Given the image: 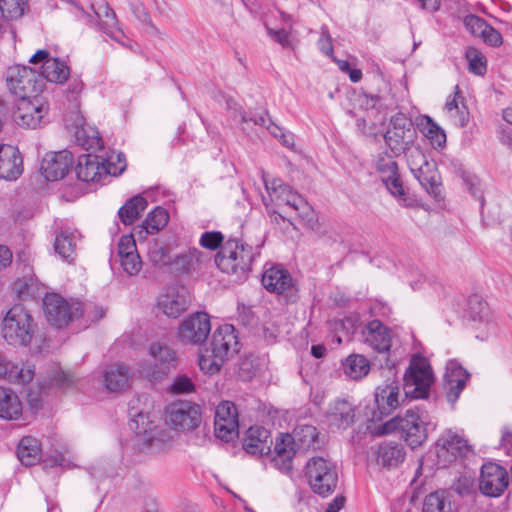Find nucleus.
I'll use <instances>...</instances> for the list:
<instances>
[{
  "instance_id": "53",
  "label": "nucleus",
  "mask_w": 512,
  "mask_h": 512,
  "mask_svg": "<svg viewBox=\"0 0 512 512\" xmlns=\"http://www.w3.org/2000/svg\"><path fill=\"white\" fill-rule=\"evenodd\" d=\"M423 512H446L444 492H434L427 495L423 503Z\"/></svg>"
},
{
  "instance_id": "42",
  "label": "nucleus",
  "mask_w": 512,
  "mask_h": 512,
  "mask_svg": "<svg viewBox=\"0 0 512 512\" xmlns=\"http://www.w3.org/2000/svg\"><path fill=\"white\" fill-rule=\"evenodd\" d=\"M76 244L77 236L75 232L61 231L55 237L54 250L60 258L71 263L76 256Z\"/></svg>"
},
{
  "instance_id": "11",
  "label": "nucleus",
  "mask_w": 512,
  "mask_h": 512,
  "mask_svg": "<svg viewBox=\"0 0 512 512\" xmlns=\"http://www.w3.org/2000/svg\"><path fill=\"white\" fill-rule=\"evenodd\" d=\"M130 428L135 431L137 445L142 450L154 453L163 450L167 441L165 435L156 430L153 422L142 413L135 415L130 423Z\"/></svg>"
},
{
  "instance_id": "22",
  "label": "nucleus",
  "mask_w": 512,
  "mask_h": 512,
  "mask_svg": "<svg viewBox=\"0 0 512 512\" xmlns=\"http://www.w3.org/2000/svg\"><path fill=\"white\" fill-rule=\"evenodd\" d=\"M469 378V373L456 360H451L446 365L444 374V389L449 403L454 404L459 398Z\"/></svg>"
},
{
  "instance_id": "26",
  "label": "nucleus",
  "mask_w": 512,
  "mask_h": 512,
  "mask_svg": "<svg viewBox=\"0 0 512 512\" xmlns=\"http://www.w3.org/2000/svg\"><path fill=\"white\" fill-rule=\"evenodd\" d=\"M210 349L224 359L230 354L236 353L238 351V338L234 326L231 324L219 326L213 333Z\"/></svg>"
},
{
  "instance_id": "38",
  "label": "nucleus",
  "mask_w": 512,
  "mask_h": 512,
  "mask_svg": "<svg viewBox=\"0 0 512 512\" xmlns=\"http://www.w3.org/2000/svg\"><path fill=\"white\" fill-rule=\"evenodd\" d=\"M74 136L77 144L85 150L97 151L103 147V141L96 128L80 123L75 126Z\"/></svg>"
},
{
  "instance_id": "44",
  "label": "nucleus",
  "mask_w": 512,
  "mask_h": 512,
  "mask_svg": "<svg viewBox=\"0 0 512 512\" xmlns=\"http://www.w3.org/2000/svg\"><path fill=\"white\" fill-rule=\"evenodd\" d=\"M69 75V67L59 58H51L42 66V76L49 82L62 84L68 79Z\"/></svg>"
},
{
  "instance_id": "60",
  "label": "nucleus",
  "mask_w": 512,
  "mask_h": 512,
  "mask_svg": "<svg viewBox=\"0 0 512 512\" xmlns=\"http://www.w3.org/2000/svg\"><path fill=\"white\" fill-rule=\"evenodd\" d=\"M223 238V235L217 231L204 232L199 239V244L203 248L215 250L221 245Z\"/></svg>"
},
{
  "instance_id": "20",
  "label": "nucleus",
  "mask_w": 512,
  "mask_h": 512,
  "mask_svg": "<svg viewBox=\"0 0 512 512\" xmlns=\"http://www.w3.org/2000/svg\"><path fill=\"white\" fill-rule=\"evenodd\" d=\"M72 164V153L67 150L48 153L41 164L42 175L48 181H57L67 174Z\"/></svg>"
},
{
  "instance_id": "10",
  "label": "nucleus",
  "mask_w": 512,
  "mask_h": 512,
  "mask_svg": "<svg viewBox=\"0 0 512 512\" xmlns=\"http://www.w3.org/2000/svg\"><path fill=\"white\" fill-rule=\"evenodd\" d=\"M48 111V102L42 95L18 99L14 119L19 126L35 129L41 125Z\"/></svg>"
},
{
  "instance_id": "17",
  "label": "nucleus",
  "mask_w": 512,
  "mask_h": 512,
  "mask_svg": "<svg viewBox=\"0 0 512 512\" xmlns=\"http://www.w3.org/2000/svg\"><path fill=\"white\" fill-rule=\"evenodd\" d=\"M508 482V473L501 466L494 463H486L482 466L479 489L484 495L500 496L508 486Z\"/></svg>"
},
{
  "instance_id": "40",
  "label": "nucleus",
  "mask_w": 512,
  "mask_h": 512,
  "mask_svg": "<svg viewBox=\"0 0 512 512\" xmlns=\"http://www.w3.org/2000/svg\"><path fill=\"white\" fill-rule=\"evenodd\" d=\"M421 186L435 198L441 194L440 177L433 161L424 166L420 171L413 174Z\"/></svg>"
},
{
  "instance_id": "32",
  "label": "nucleus",
  "mask_w": 512,
  "mask_h": 512,
  "mask_svg": "<svg viewBox=\"0 0 512 512\" xmlns=\"http://www.w3.org/2000/svg\"><path fill=\"white\" fill-rule=\"evenodd\" d=\"M328 424L337 429H346L354 422V409L346 400H336L326 412Z\"/></svg>"
},
{
  "instance_id": "48",
  "label": "nucleus",
  "mask_w": 512,
  "mask_h": 512,
  "mask_svg": "<svg viewBox=\"0 0 512 512\" xmlns=\"http://www.w3.org/2000/svg\"><path fill=\"white\" fill-rule=\"evenodd\" d=\"M169 220V215L162 207H156L151 211L138 231L139 235L142 234H155L163 229Z\"/></svg>"
},
{
  "instance_id": "47",
  "label": "nucleus",
  "mask_w": 512,
  "mask_h": 512,
  "mask_svg": "<svg viewBox=\"0 0 512 512\" xmlns=\"http://www.w3.org/2000/svg\"><path fill=\"white\" fill-rule=\"evenodd\" d=\"M147 201L140 195L134 196L119 209V217L125 225L133 224L146 209Z\"/></svg>"
},
{
  "instance_id": "63",
  "label": "nucleus",
  "mask_w": 512,
  "mask_h": 512,
  "mask_svg": "<svg viewBox=\"0 0 512 512\" xmlns=\"http://www.w3.org/2000/svg\"><path fill=\"white\" fill-rule=\"evenodd\" d=\"M317 44H318V48L325 55H327V56L333 55L334 49H333L332 39H331L330 33L328 31V28L326 26H322L321 34H320Z\"/></svg>"
},
{
  "instance_id": "61",
  "label": "nucleus",
  "mask_w": 512,
  "mask_h": 512,
  "mask_svg": "<svg viewBox=\"0 0 512 512\" xmlns=\"http://www.w3.org/2000/svg\"><path fill=\"white\" fill-rule=\"evenodd\" d=\"M265 206L273 223L281 225L286 221L285 213L287 206H279L275 202H265Z\"/></svg>"
},
{
  "instance_id": "14",
  "label": "nucleus",
  "mask_w": 512,
  "mask_h": 512,
  "mask_svg": "<svg viewBox=\"0 0 512 512\" xmlns=\"http://www.w3.org/2000/svg\"><path fill=\"white\" fill-rule=\"evenodd\" d=\"M238 428V413L234 403L230 401L220 403L215 411V436L230 442L238 437Z\"/></svg>"
},
{
  "instance_id": "12",
  "label": "nucleus",
  "mask_w": 512,
  "mask_h": 512,
  "mask_svg": "<svg viewBox=\"0 0 512 512\" xmlns=\"http://www.w3.org/2000/svg\"><path fill=\"white\" fill-rule=\"evenodd\" d=\"M167 423L175 430L190 431L201 423L200 406L189 401L170 404L166 410Z\"/></svg>"
},
{
  "instance_id": "49",
  "label": "nucleus",
  "mask_w": 512,
  "mask_h": 512,
  "mask_svg": "<svg viewBox=\"0 0 512 512\" xmlns=\"http://www.w3.org/2000/svg\"><path fill=\"white\" fill-rule=\"evenodd\" d=\"M224 362L225 359L213 353L212 349H206L200 354L198 360L200 370L209 375L218 373Z\"/></svg>"
},
{
  "instance_id": "19",
  "label": "nucleus",
  "mask_w": 512,
  "mask_h": 512,
  "mask_svg": "<svg viewBox=\"0 0 512 512\" xmlns=\"http://www.w3.org/2000/svg\"><path fill=\"white\" fill-rule=\"evenodd\" d=\"M227 109L234 120H239L244 125L242 128L244 131L251 128L252 125L259 126L266 128L275 138H280L283 144L286 143L285 135L282 133L281 128L272 123L265 112L254 116H248L243 111L242 107L232 100L227 101Z\"/></svg>"
},
{
  "instance_id": "50",
  "label": "nucleus",
  "mask_w": 512,
  "mask_h": 512,
  "mask_svg": "<svg viewBox=\"0 0 512 512\" xmlns=\"http://www.w3.org/2000/svg\"><path fill=\"white\" fill-rule=\"evenodd\" d=\"M421 130L431 140L432 145L441 147L445 144L446 135L444 131L430 117H424L421 123Z\"/></svg>"
},
{
  "instance_id": "51",
  "label": "nucleus",
  "mask_w": 512,
  "mask_h": 512,
  "mask_svg": "<svg viewBox=\"0 0 512 512\" xmlns=\"http://www.w3.org/2000/svg\"><path fill=\"white\" fill-rule=\"evenodd\" d=\"M27 7L26 0H0V11L7 20L20 18Z\"/></svg>"
},
{
  "instance_id": "35",
  "label": "nucleus",
  "mask_w": 512,
  "mask_h": 512,
  "mask_svg": "<svg viewBox=\"0 0 512 512\" xmlns=\"http://www.w3.org/2000/svg\"><path fill=\"white\" fill-rule=\"evenodd\" d=\"M262 285L271 293L284 294L288 289L287 271L279 265H272L265 269L262 275Z\"/></svg>"
},
{
  "instance_id": "1",
  "label": "nucleus",
  "mask_w": 512,
  "mask_h": 512,
  "mask_svg": "<svg viewBox=\"0 0 512 512\" xmlns=\"http://www.w3.org/2000/svg\"><path fill=\"white\" fill-rule=\"evenodd\" d=\"M243 449L251 455L270 454L272 465L288 474V433L279 432L273 442L271 433L264 427H250L243 438Z\"/></svg>"
},
{
  "instance_id": "33",
  "label": "nucleus",
  "mask_w": 512,
  "mask_h": 512,
  "mask_svg": "<svg viewBox=\"0 0 512 512\" xmlns=\"http://www.w3.org/2000/svg\"><path fill=\"white\" fill-rule=\"evenodd\" d=\"M129 381V370L122 364H112L103 370L102 383L105 389L110 392L122 391L128 387Z\"/></svg>"
},
{
  "instance_id": "57",
  "label": "nucleus",
  "mask_w": 512,
  "mask_h": 512,
  "mask_svg": "<svg viewBox=\"0 0 512 512\" xmlns=\"http://www.w3.org/2000/svg\"><path fill=\"white\" fill-rule=\"evenodd\" d=\"M376 170L379 172L381 176V180L388 176L395 175L396 172H398V166L396 161L388 156V155H381L376 161Z\"/></svg>"
},
{
  "instance_id": "31",
  "label": "nucleus",
  "mask_w": 512,
  "mask_h": 512,
  "mask_svg": "<svg viewBox=\"0 0 512 512\" xmlns=\"http://www.w3.org/2000/svg\"><path fill=\"white\" fill-rule=\"evenodd\" d=\"M210 259L207 253L197 248H190L185 252L174 254L172 273L187 274Z\"/></svg>"
},
{
  "instance_id": "43",
  "label": "nucleus",
  "mask_w": 512,
  "mask_h": 512,
  "mask_svg": "<svg viewBox=\"0 0 512 512\" xmlns=\"http://www.w3.org/2000/svg\"><path fill=\"white\" fill-rule=\"evenodd\" d=\"M174 253L168 246H164L158 242L150 245L148 250V259L151 265L157 269L172 271Z\"/></svg>"
},
{
  "instance_id": "15",
  "label": "nucleus",
  "mask_w": 512,
  "mask_h": 512,
  "mask_svg": "<svg viewBox=\"0 0 512 512\" xmlns=\"http://www.w3.org/2000/svg\"><path fill=\"white\" fill-rule=\"evenodd\" d=\"M210 331L211 323L208 314L197 312L183 320L178 334L182 341L199 345L207 340Z\"/></svg>"
},
{
  "instance_id": "62",
  "label": "nucleus",
  "mask_w": 512,
  "mask_h": 512,
  "mask_svg": "<svg viewBox=\"0 0 512 512\" xmlns=\"http://www.w3.org/2000/svg\"><path fill=\"white\" fill-rule=\"evenodd\" d=\"M382 182L385 184V186L393 196L401 197L404 195V189L400 181L398 172H396L395 175L393 176L383 178Z\"/></svg>"
},
{
  "instance_id": "16",
  "label": "nucleus",
  "mask_w": 512,
  "mask_h": 512,
  "mask_svg": "<svg viewBox=\"0 0 512 512\" xmlns=\"http://www.w3.org/2000/svg\"><path fill=\"white\" fill-rule=\"evenodd\" d=\"M437 455L443 462H451L470 452L468 441L459 433L448 429L436 442Z\"/></svg>"
},
{
  "instance_id": "4",
  "label": "nucleus",
  "mask_w": 512,
  "mask_h": 512,
  "mask_svg": "<svg viewBox=\"0 0 512 512\" xmlns=\"http://www.w3.org/2000/svg\"><path fill=\"white\" fill-rule=\"evenodd\" d=\"M254 253L251 246L229 239L215 256V264L224 273L241 278L250 270Z\"/></svg>"
},
{
  "instance_id": "6",
  "label": "nucleus",
  "mask_w": 512,
  "mask_h": 512,
  "mask_svg": "<svg viewBox=\"0 0 512 512\" xmlns=\"http://www.w3.org/2000/svg\"><path fill=\"white\" fill-rule=\"evenodd\" d=\"M434 382V375L427 359L414 356L404 374V392L406 397L423 399L428 397Z\"/></svg>"
},
{
  "instance_id": "27",
  "label": "nucleus",
  "mask_w": 512,
  "mask_h": 512,
  "mask_svg": "<svg viewBox=\"0 0 512 512\" xmlns=\"http://www.w3.org/2000/svg\"><path fill=\"white\" fill-rule=\"evenodd\" d=\"M75 170L78 179L83 182H98L107 177L104 159L97 155L84 154L79 156Z\"/></svg>"
},
{
  "instance_id": "30",
  "label": "nucleus",
  "mask_w": 512,
  "mask_h": 512,
  "mask_svg": "<svg viewBox=\"0 0 512 512\" xmlns=\"http://www.w3.org/2000/svg\"><path fill=\"white\" fill-rule=\"evenodd\" d=\"M319 447L318 433L312 425H301L290 434V451L306 452Z\"/></svg>"
},
{
  "instance_id": "13",
  "label": "nucleus",
  "mask_w": 512,
  "mask_h": 512,
  "mask_svg": "<svg viewBox=\"0 0 512 512\" xmlns=\"http://www.w3.org/2000/svg\"><path fill=\"white\" fill-rule=\"evenodd\" d=\"M149 355L152 361L144 364L140 369L141 374L149 379H161L176 365V354L166 345L159 343L151 344L149 347Z\"/></svg>"
},
{
  "instance_id": "29",
  "label": "nucleus",
  "mask_w": 512,
  "mask_h": 512,
  "mask_svg": "<svg viewBox=\"0 0 512 512\" xmlns=\"http://www.w3.org/2000/svg\"><path fill=\"white\" fill-rule=\"evenodd\" d=\"M35 374V367L28 362L14 363L0 354V379L13 383H29Z\"/></svg>"
},
{
  "instance_id": "52",
  "label": "nucleus",
  "mask_w": 512,
  "mask_h": 512,
  "mask_svg": "<svg viewBox=\"0 0 512 512\" xmlns=\"http://www.w3.org/2000/svg\"><path fill=\"white\" fill-rule=\"evenodd\" d=\"M466 58L469 63V71L476 75H484L487 70L485 56L475 48H468Z\"/></svg>"
},
{
  "instance_id": "58",
  "label": "nucleus",
  "mask_w": 512,
  "mask_h": 512,
  "mask_svg": "<svg viewBox=\"0 0 512 512\" xmlns=\"http://www.w3.org/2000/svg\"><path fill=\"white\" fill-rule=\"evenodd\" d=\"M105 309L102 306L92 303H81L79 316H84L89 322H97L105 316Z\"/></svg>"
},
{
  "instance_id": "45",
  "label": "nucleus",
  "mask_w": 512,
  "mask_h": 512,
  "mask_svg": "<svg viewBox=\"0 0 512 512\" xmlns=\"http://www.w3.org/2000/svg\"><path fill=\"white\" fill-rule=\"evenodd\" d=\"M344 374L353 380L366 376L370 370L369 361L360 354H351L342 363Z\"/></svg>"
},
{
  "instance_id": "8",
  "label": "nucleus",
  "mask_w": 512,
  "mask_h": 512,
  "mask_svg": "<svg viewBox=\"0 0 512 512\" xmlns=\"http://www.w3.org/2000/svg\"><path fill=\"white\" fill-rule=\"evenodd\" d=\"M43 307L47 321L53 326L61 328L79 317L81 302H68L60 295L52 293L44 297Z\"/></svg>"
},
{
  "instance_id": "59",
  "label": "nucleus",
  "mask_w": 512,
  "mask_h": 512,
  "mask_svg": "<svg viewBox=\"0 0 512 512\" xmlns=\"http://www.w3.org/2000/svg\"><path fill=\"white\" fill-rule=\"evenodd\" d=\"M464 25L472 35L481 37L487 29L488 23L484 19L471 14L464 18Z\"/></svg>"
},
{
  "instance_id": "54",
  "label": "nucleus",
  "mask_w": 512,
  "mask_h": 512,
  "mask_svg": "<svg viewBox=\"0 0 512 512\" xmlns=\"http://www.w3.org/2000/svg\"><path fill=\"white\" fill-rule=\"evenodd\" d=\"M106 176H118L126 169V160L122 153L104 159Z\"/></svg>"
},
{
  "instance_id": "28",
  "label": "nucleus",
  "mask_w": 512,
  "mask_h": 512,
  "mask_svg": "<svg viewBox=\"0 0 512 512\" xmlns=\"http://www.w3.org/2000/svg\"><path fill=\"white\" fill-rule=\"evenodd\" d=\"M291 218L306 229L315 230L318 227L316 212L301 195L292 191H290Z\"/></svg>"
},
{
  "instance_id": "9",
  "label": "nucleus",
  "mask_w": 512,
  "mask_h": 512,
  "mask_svg": "<svg viewBox=\"0 0 512 512\" xmlns=\"http://www.w3.org/2000/svg\"><path fill=\"white\" fill-rule=\"evenodd\" d=\"M384 138L390 149L399 155L413 144L416 138V130L410 119L404 114H397L391 118Z\"/></svg>"
},
{
  "instance_id": "23",
  "label": "nucleus",
  "mask_w": 512,
  "mask_h": 512,
  "mask_svg": "<svg viewBox=\"0 0 512 512\" xmlns=\"http://www.w3.org/2000/svg\"><path fill=\"white\" fill-rule=\"evenodd\" d=\"M23 158L17 147L0 145V179L15 181L23 173Z\"/></svg>"
},
{
  "instance_id": "5",
  "label": "nucleus",
  "mask_w": 512,
  "mask_h": 512,
  "mask_svg": "<svg viewBox=\"0 0 512 512\" xmlns=\"http://www.w3.org/2000/svg\"><path fill=\"white\" fill-rule=\"evenodd\" d=\"M305 476L312 491L321 497L332 494L338 483L336 466L320 456L312 457L307 461Z\"/></svg>"
},
{
  "instance_id": "36",
  "label": "nucleus",
  "mask_w": 512,
  "mask_h": 512,
  "mask_svg": "<svg viewBox=\"0 0 512 512\" xmlns=\"http://www.w3.org/2000/svg\"><path fill=\"white\" fill-rule=\"evenodd\" d=\"M22 403L11 389L0 387V417L5 420H17L22 414Z\"/></svg>"
},
{
  "instance_id": "18",
  "label": "nucleus",
  "mask_w": 512,
  "mask_h": 512,
  "mask_svg": "<svg viewBox=\"0 0 512 512\" xmlns=\"http://www.w3.org/2000/svg\"><path fill=\"white\" fill-rule=\"evenodd\" d=\"M190 301L187 288L171 286L159 296L157 306L166 316L177 318L188 308Z\"/></svg>"
},
{
  "instance_id": "25",
  "label": "nucleus",
  "mask_w": 512,
  "mask_h": 512,
  "mask_svg": "<svg viewBox=\"0 0 512 512\" xmlns=\"http://www.w3.org/2000/svg\"><path fill=\"white\" fill-rule=\"evenodd\" d=\"M400 387L396 381L385 382L375 390V403L381 416L391 414L401 404Z\"/></svg>"
},
{
  "instance_id": "7",
  "label": "nucleus",
  "mask_w": 512,
  "mask_h": 512,
  "mask_svg": "<svg viewBox=\"0 0 512 512\" xmlns=\"http://www.w3.org/2000/svg\"><path fill=\"white\" fill-rule=\"evenodd\" d=\"M6 82L10 92L18 99L39 96L43 88L40 75L31 68L20 65L8 69Z\"/></svg>"
},
{
  "instance_id": "37",
  "label": "nucleus",
  "mask_w": 512,
  "mask_h": 512,
  "mask_svg": "<svg viewBox=\"0 0 512 512\" xmlns=\"http://www.w3.org/2000/svg\"><path fill=\"white\" fill-rule=\"evenodd\" d=\"M468 314L470 319L483 325L486 332L490 331L493 324L490 320V310L487 303L481 298V296L474 294L468 298Z\"/></svg>"
},
{
  "instance_id": "2",
  "label": "nucleus",
  "mask_w": 512,
  "mask_h": 512,
  "mask_svg": "<svg viewBox=\"0 0 512 512\" xmlns=\"http://www.w3.org/2000/svg\"><path fill=\"white\" fill-rule=\"evenodd\" d=\"M429 413L419 407L406 410L378 427V434H390L400 431L402 438L411 448L424 444L430 430L435 429Z\"/></svg>"
},
{
  "instance_id": "55",
  "label": "nucleus",
  "mask_w": 512,
  "mask_h": 512,
  "mask_svg": "<svg viewBox=\"0 0 512 512\" xmlns=\"http://www.w3.org/2000/svg\"><path fill=\"white\" fill-rule=\"evenodd\" d=\"M407 163L412 174L420 171L424 166H426L431 161L428 160L426 155L419 148H410L407 149Z\"/></svg>"
},
{
  "instance_id": "24",
  "label": "nucleus",
  "mask_w": 512,
  "mask_h": 512,
  "mask_svg": "<svg viewBox=\"0 0 512 512\" xmlns=\"http://www.w3.org/2000/svg\"><path fill=\"white\" fill-rule=\"evenodd\" d=\"M364 342L378 352H387L392 345L390 330L379 320L368 322L362 330Z\"/></svg>"
},
{
  "instance_id": "34",
  "label": "nucleus",
  "mask_w": 512,
  "mask_h": 512,
  "mask_svg": "<svg viewBox=\"0 0 512 512\" xmlns=\"http://www.w3.org/2000/svg\"><path fill=\"white\" fill-rule=\"evenodd\" d=\"M95 14L100 20V28L103 32L124 45L123 39L125 35L122 30L117 27L116 15L108 4L101 1L98 7L95 8Z\"/></svg>"
},
{
  "instance_id": "56",
  "label": "nucleus",
  "mask_w": 512,
  "mask_h": 512,
  "mask_svg": "<svg viewBox=\"0 0 512 512\" xmlns=\"http://www.w3.org/2000/svg\"><path fill=\"white\" fill-rule=\"evenodd\" d=\"M170 391L173 394H189L195 391V384L187 375L179 374L173 378Z\"/></svg>"
},
{
  "instance_id": "21",
  "label": "nucleus",
  "mask_w": 512,
  "mask_h": 512,
  "mask_svg": "<svg viewBox=\"0 0 512 512\" xmlns=\"http://www.w3.org/2000/svg\"><path fill=\"white\" fill-rule=\"evenodd\" d=\"M117 250L123 271L129 276L137 275L141 271L143 263L133 235H123L118 242Z\"/></svg>"
},
{
  "instance_id": "64",
  "label": "nucleus",
  "mask_w": 512,
  "mask_h": 512,
  "mask_svg": "<svg viewBox=\"0 0 512 512\" xmlns=\"http://www.w3.org/2000/svg\"><path fill=\"white\" fill-rule=\"evenodd\" d=\"M358 322L357 315H349L339 322L337 329H341L345 333L346 339L349 340L350 336L356 331Z\"/></svg>"
},
{
  "instance_id": "46",
  "label": "nucleus",
  "mask_w": 512,
  "mask_h": 512,
  "mask_svg": "<svg viewBox=\"0 0 512 512\" xmlns=\"http://www.w3.org/2000/svg\"><path fill=\"white\" fill-rule=\"evenodd\" d=\"M265 187L268 193L264 197L265 202H275L279 206H288V188L282 180L277 178H264Z\"/></svg>"
},
{
  "instance_id": "41",
  "label": "nucleus",
  "mask_w": 512,
  "mask_h": 512,
  "mask_svg": "<svg viewBox=\"0 0 512 512\" xmlns=\"http://www.w3.org/2000/svg\"><path fill=\"white\" fill-rule=\"evenodd\" d=\"M404 447L399 443L387 442L377 450V462L384 467H396L405 458Z\"/></svg>"
},
{
  "instance_id": "3",
  "label": "nucleus",
  "mask_w": 512,
  "mask_h": 512,
  "mask_svg": "<svg viewBox=\"0 0 512 512\" xmlns=\"http://www.w3.org/2000/svg\"><path fill=\"white\" fill-rule=\"evenodd\" d=\"M36 330L37 326L31 314L19 304L11 307L2 320L1 335L13 346H28Z\"/></svg>"
},
{
  "instance_id": "39",
  "label": "nucleus",
  "mask_w": 512,
  "mask_h": 512,
  "mask_svg": "<svg viewBox=\"0 0 512 512\" xmlns=\"http://www.w3.org/2000/svg\"><path fill=\"white\" fill-rule=\"evenodd\" d=\"M17 456L25 466L35 465L42 456L41 445L38 439L32 436L23 437L17 448Z\"/></svg>"
}]
</instances>
